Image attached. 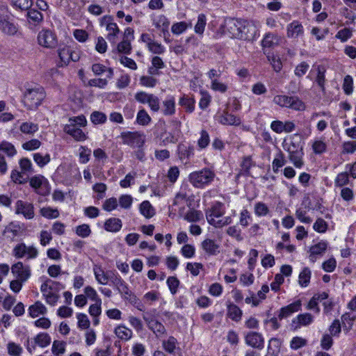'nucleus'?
I'll list each match as a JSON object with an SVG mask.
<instances>
[{
  "instance_id": "obj_1",
  "label": "nucleus",
  "mask_w": 356,
  "mask_h": 356,
  "mask_svg": "<svg viewBox=\"0 0 356 356\" xmlns=\"http://www.w3.org/2000/svg\"><path fill=\"white\" fill-rule=\"evenodd\" d=\"M215 177L216 174L213 170L204 168L191 172L188 176V180L195 188H204L213 181Z\"/></svg>"
},
{
  "instance_id": "obj_2",
  "label": "nucleus",
  "mask_w": 356,
  "mask_h": 356,
  "mask_svg": "<svg viewBox=\"0 0 356 356\" xmlns=\"http://www.w3.org/2000/svg\"><path fill=\"white\" fill-rule=\"evenodd\" d=\"M302 144H304V143L302 140L297 136H295L289 144L287 148L284 147L289 154L290 161L297 168H302L304 164L302 161V156L304 154Z\"/></svg>"
},
{
  "instance_id": "obj_3",
  "label": "nucleus",
  "mask_w": 356,
  "mask_h": 356,
  "mask_svg": "<svg viewBox=\"0 0 356 356\" xmlns=\"http://www.w3.org/2000/svg\"><path fill=\"white\" fill-rule=\"evenodd\" d=\"M45 97V92L42 87L38 86L27 89L24 94L23 102L29 110H35L40 106Z\"/></svg>"
},
{
  "instance_id": "obj_4",
  "label": "nucleus",
  "mask_w": 356,
  "mask_h": 356,
  "mask_svg": "<svg viewBox=\"0 0 356 356\" xmlns=\"http://www.w3.org/2000/svg\"><path fill=\"white\" fill-rule=\"evenodd\" d=\"M273 102L282 107H289L296 111H302L305 106L303 102L296 96L278 95L274 97Z\"/></svg>"
},
{
  "instance_id": "obj_5",
  "label": "nucleus",
  "mask_w": 356,
  "mask_h": 356,
  "mask_svg": "<svg viewBox=\"0 0 356 356\" xmlns=\"http://www.w3.org/2000/svg\"><path fill=\"white\" fill-rule=\"evenodd\" d=\"M122 143L133 148L141 147L145 141V135L140 131H124L121 134Z\"/></svg>"
},
{
  "instance_id": "obj_6",
  "label": "nucleus",
  "mask_w": 356,
  "mask_h": 356,
  "mask_svg": "<svg viewBox=\"0 0 356 356\" xmlns=\"http://www.w3.org/2000/svg\"><path fill=\"white\" fill-rule=\"evenodd\" d=\"M40 46L47 49H54L58 45V39L56 33L49 29H42L37 37Z\"/></svg>"
},
{
  "instance_id": "obj_7",
  "label": "nucleus",
  "mask_w": 356,
  "mask_h": 356,
  "mask_svg": "<svg viewBox=\"0 0 356 356\" xmlns=\"http://www.w3.org/2000/svg\"><path fill=\"white\" fill-rule=\"evenodd\" d=\"M135 99L140 104H147L151 111L158 112L160 109V99L154 94L140 91L135 94Z\"/></svg>"
},
{
  "instance_id": "obj_8",
  "label": "nucleus",
  "mask_w": 356,
  "mask_h": 356,
  "mask_svg": "<svg viewBox=\"0 0 356 356\" xmlns=\"http://www.w3.org/2000/svg\"><path fill=\"white\" fill-rule=\"evenodd\" d=\"M194 146L187 142L179 143L177 148L179 159L185 163L189 162L194 156Z\"/></svg>"
},
{
  "instance_id": "obj_9",
  "label": "nucleus",
  "mask_w": 356,
  "mask_h": 356,
  "mask_svg": "<svg viewBox=\"0 0 356 356\" xmlns=\"http://www.w3.org/2000/svg\"><path fill=\"white\" fill-rule=\"evenodd\" d=\"M244 338L245 343L253 348L261 350L264 348V338L259 332H249Z\"/></svg>"
},
{
  "instance_id": "obj_10",
  "label": "nucleus",
  "mask_w": 356,
  "mask_h": 356,
  "mask_svg": "<svg viewBox=\"0 0 356 356\" xmlns=\"http://www.w3.org/2000/svg\"><path fill=\"white\" fill-rule=\"evenodd\" d=\"M15 213L22 214L26 219H33L35 216L33 204L19 200L15 203Z\"/></svg>"
},
{
  "instance_id": "obj_11",
  "label": "nucleus",
  "mask_w": 356,
  "mask_h": 356,
  "mask_svg": "<svg viewBox=\"0 0 356 356\" xmlns=\"http://www.w3.org/2000/svg\"><path fill=\"white\" fill-rule=\"evenodd\" d=\"M143 319L147 323L148 328L151 330L156 337H160L165 333L166 330L164 325L154 317L144 315Z\"/></svg>"
},
{
  "instance_id": "obj_12",
  "label": "nucleus",
  "mask_w": 356,
  "mask_h": 356,
  "mask_svg": "<svg viewBox=\"0 0 356 356\" xmlns=\"http://www.w3.org/2000/svg\"><path fill=\"white\" fill-rule=\"evenodd\" d=\"M239 36L238 39L250 40L254 33L255 29L250 22L247 19H240Z\"/></svg>"
},
{
  "instance_id": "obj_13",
  "label": "nucleus",
  "mask_w": 356,
  "mask_h": 356,
  "mask_svg": "<svg viewBox=\"0 0 356 356\" xmlns=\"http://www.w3.org/2000/svg\"><path fill=\"white\" fill-rule=\"evenodd\" d=\"M11 271L21 282L26 281L31 276L30 267L29 266H24L21 261L13 265Z\"/></svg>"
},
{
  "instance_id": "obj_14",
  "label": "nucleus",
  "mask_w": 356,
  "mask_h": 356,
  "mask_svg": "<svg viewBox=\"0 0 356 356\" xmlns=\"http://www.w3.org/2000/svg\"><path fill=\"white\" fill-rule=\"evenodd\" d=\"M314 321V316L309 313H304L298 314L296 318H293L291 326L294 330H297L302 326H308Z\"/></svg>"
},
{
  "instance_id": "obj_15",
  "label": "nucleus",
  "mask_w": 356,
  "mask_h": 356,
  "mask_svg": "<svg viewBox=\"0 0 356 356\" xmlns=\"http://www.w3.org/2000/svg\"><path fill=\"white\" fill-rule=\"evenodd\" d=\"M302 307V302L300 300H297L293 302L288 305L286 307H282L278 312V318L280 320L286 318L292 314L300 311Z\"/></svg>"
},
{
  "instance_id": "obj_16",
  "label": "nucleus",
  "mask_w": 356,
  "mask_h": 356,
  "mask_svg": "<svg viewBox=\"0 0 356 356\" xmlns=\"http://www.w3.org/2000/svg\"><path fill=\"white\" fill-rule=\"evenodd\" d=\"M218 121L223 125L238 126L241 123L240 118L230 113L227 109H225L218 115Z\"/></svg>"
},
{
  "instance_id": "obj_17",
  "label": "nucleus",
  "mask_w": 356,
  "mask_h": 356,
  "mask_svg": "<svg viewBox=\"0 0 356 356\" xmlns=\"http://www.w3.org/2000/svg\"><path fill=\"white\" fill-rule=\"evenodd\" d=\"M304 34V28L298 20H293L286 26V35L289 38H297Z\"/></svg>"
},
{
  "instance_id": "obj_18",
  "label": "nucleus",
  "mask_w": 356,
  "mask_h": 356,
  "mask_svg": "<svg viewBox=\"0 0 356 356\" xmlns=\"http://www.w3.org/2000/svg\"><path fill=\"white\" fill-rule=\"evenodd\" d=\"M225 213L224 204L220 202H216L211 208L206 210V218L209 222L210 218H220Z\"/></svg>"
},
{
  "instance_id": "obj_19",
  "label": "nucleus",
  "mask_w": 356,
  "mask_h": 356,
  "mask_svg": "<svg viewBox=\"0 0 356 356\" xmlns=\"http://www.w3.org/2000/svg\"><path fill=\"white\" fill-rule=\"evenodd\" d=\"M30 186L34 188L39 194L44 195L47 193L46 179L42 175L31 177L30 179Z\"/></svg>"
},
{
  "instance_id": "obj_20",
  "label": "nucleus",
  "mask_w": 356,
  "mask_h": 356,
  "mask_svg": "<svg viewBox=\"0 0 356 356\" xmlns=\"http://www.w3.org/2000/svg\"><path fill=\"white\" fill-rule=\"evenodd\" d=\"M63 129L67 134L70 135L76 140L83 141L86 139V136L83 131L75 126L66 124Z\"/></svg>"
},
{
  "instance_id": "obj_21",
  "label": "nucleus",
  "mask_w": 356,
  "mask_h": 356,
  "mask_svg": "<svg viewBox=\"0 0 356 356\" xmlns=\"http://www.w3.org/2000/svg\"><path fill=\"white\" fill-rule=\"evenodd\" d=\"M225 26L232 38L239 36L240 19L229 18L225 21Z\"/></svg>"
},
{
  "instance_id": "obj_22",
  "label": "nucleus",
  "mask_w": 356,
  "mask_h": 356,
  "mask_svg": "<svg viewBox=\"0 0 356 356\" xmlns=\"http://www.w3.org/2000/svg\"><path fill=\"white\" fill-rule=\"evenodd\" d=\"M202 248L210 255H216L220 252V245L210 238H207L202 242Z\"/></svg>"
},
{
  "instance_id": "obj_23",
  "label": "nucleus",
  "mask_w": 356,
  "mask_h": 356,
  "mask_svg": "<svg viewBox=\"0 0 356 356\" xmlns=\"http://www.w3.org/2000/svg\"><path fill=\"white\" fill-rule=\"evenodd\" d=\"M27 21L30 26H36L43 21V15L35 9L27 10Z\"/></svg>"
},
{
  "instance_id": "obj_24",
  "label": "nucleus",
  "mask_w": 356,
  "mask_h": 356,
  "mask_svg": "<svg viewBox=\"0 0 356 356\" xmlns=\"http://www.w3.org/2000/svg\"><path fill=\"white\" fill-rule=\"evenodd\" d=\"M227 316L235 322L241 321L243 312L242 310L235 304L228 302L227 304Z\"/></svg>"
},
{
  "instance_id": "obj_25",
  "label": "nucleus",
  "mask_w": 356,
  "mask_h": 356,
  "mask_svg": "<svg viewBox=\"0 0 356 356\" xmlns=\"http://www.w3.org/2000/svg\"><path fill=\"white\" fill-rule=\"evenodd\" d=\"M327 248V243L325 241H321L317 244L312 245L310 248L309 259L312 262L316 260V255H322Z\"/></svg>"
},
{
  "instance_id": "obj_26",
  "label": "nucleus",
  "mask_w": 356,
  "mask_h": 356,
  "mask_svg": "<svg viewBox=\"0 0 356 356\" xmlns=\"http://www.w3.org/2000/svg\"><path fill=\"white\" fill-rule=\"evenodd\" d=\"M94 275L99 284H106L109 280L110 270L104 272L101 266H95L93 268Z\"/></svg>"
},
{
  "instance_id": "obj_27",
  "label": "nucleus",
  "mask_w": 356,
  "mask_h": 356,
  "mask_svg": "<svg viewBox=\"0 0 356 356\" xmlns=\"http://www.w3.org/2000/svg\"><path fill=\"white\" fill-rule=\"evenodd\" d=\"M47 312L46 307L40 301L35 302L29 307V314L32 318L45 314Z\"/></svg>"
},
{
  "instance_id": "obj_28",
  "label": "nucleus",
  "mask_w": 356,
  "mask_h": 356,
  "mask_svg": "<svg viewBox=\"0 0 356 356\" xmlns=\"http://www.w3.org/2000/svg\"><path fill=\"white\" fill-rule=\"evenodd\" d=\"M164 115H172L175 113V100L174 97H168L163 102V108L161 110Z\"/></svg>"
},
{
  "instance_id": "obj_29",
  "label": "nucleus",
  "mask_w": 356,
  "mask_h": 356,
  "mask_svg": "<svg viewBox=\"0 0 356 356\" xmlns=\"http://www.w3.org/2000/svg\"><path fill=\"white\" fill-rule=\"evenodd\" d=\"M179 104L184 107L186 112L192 113L195 110V101L194 98L184 95L180 97Z\"/></svg>"
},
{
  "instance_id": "obj_30",
  "label": "nucleus",
  "mask_w": 356,
  "mask_h": 356,
  "mask_svg": "<svg viewBox=\"0 0 356 356\" xmlns=\"http://www.w3.org/2000/svg\"><path fill=\"white\" fill-rule=\"evenodd\" d=\"M0 30L7 35H13L17 32L18 27L10 19L0 24Z\"/></svg>"
},
{
  "instance_id": "obj_31",
  "label": "nucleus",
  "mask_w": 356,
  "mask_h": 356,
  "mask_svg": "<svg viewBox=\"0 0 356 356\" xmlns=\"http://www.w3.org/2000/svg\"><path fill=\"white\" fill-rule=\"evenodd\" d=\"M122 221L119 218H111L104 223V228L108 232H116L122 227Z\"/></svg>"
},
{
  "instance_id": "obj_32",
  "label": "nucleus",
  "mask_w": 356,
  "mask_h": 356,
  "mask_svg": "<svg viewBox=\"0 0 356 356\" xmlns=\"http://www.w3.org/2000/svg\"><path fill=\"white\" fill-rule=\"evenodd\" d=\"M355 318L356 316H352L349 312H346L341 316L342 323L341 325L346 333H348L352 329Z\"/></svg>"
},
{
  "instance_id": "obj_33",
  "label": "nucleus",
  "mask_w": 356,
  "mask_h": 356,
  "mask_svg": "<svg viewBox=\"0 0 356 356\" xmlns=\"http://www.w3.org/2000/svg\"><path fill=\"white\" fill-rule=\"evenodd\" d=\"M114 332L119 339L124 341H128L130 339L133 334L131 330L126 327L124 325H119L116 327L115 328Z\"/></svg>"
},
{
  "instance_id": "obj_34",
  "label": "nucleus",
  "mask_w": 356,
  "mask_h": 356,
  "mask_svg": "<svg viewBox=\"0 0 356 356\" xmlns=\"http://www.w3.org/2000/svg\"><path fill=\"white\" fill-rule=\"evenodd\" d=\"M106 30L109 32L106 36V38L111 43L116 42V37L120 33V29L116 23H109L107 24Z\"/></svg>"
},
{
  "instance_id": "obj_35",
  "label": "nucleus",
  "mask_w": 356,
  "mask_h": 356,
  "mask_svg": "<svg viewBox=\"0 0 356 356\" xmlns=\"http://www.w3.org/2000/svg\"><path fill=\"white\" fill-rule=\"evenodd\" d=\"M11 6L16 10L25 11L33 4L32 0H9Z\"/></svg>"
},
{
  "instance_id": "obj_36",
  "label": "nucleus",
  "mask_w": 356,
  "mask_h": 356,
  "mask_svg": "<svg viewBox=\"0 0 356 356\" xmlns=\"http://www.w3.org/2000/svg\"><path fill=\"white\" fill-rule=\"evenodd\" d=\"M152 118L145 109H140L136 115L137 124L142 126H147L150 124Z\"/></svg>"
},
{
  "instance_id": "obj_37",
  "label": "nucleus",
  "mask_w": 356,
  "mask_h": 356,
  "mask_svg": "<svg viewBox=\"0 0 356 356\" xmlns=\"http://www.w3.org/2000/svg\"><path fill=\"white\" fill-rule=\"evenodd\" d=\"M203 218V214L201 211L190 209L184 216V219L190 222H199Z\"/></svg>"
},
{
  "instance_id": "obj_38",
  "label": "nucleus",
  "mask_w": 356,
  "mask_h": 356,
  "mask_svg": "<svg viewBox=\"0 0 356 356\" xmlns=\"http://www.w3.org/2000/svg\"><path fill=\"white\" fill-rule=\"evenodd\" d=\"M252 165H254V164H253V161L252 160L251 156H248L243 157V159L241 164V171L238 175V177L239 175L249 176L250 175V170Z\"/></svg>"
},
{
  "instance_id": "obj_39",
  "label": "nucleus",
  "mask_w": 356,
  "mask_h": 356,
  "mask_svg": "<svg viewBox=\"0 0 356 356\" xmlns=\"http://www.w3.org/2000/svg\"><path fill=\"white\" fill-rule=\"evenodd\" d=\"M206 24V15L203 13L198 15L197 21L194 27L195 32L200 35H202L205 29Z\"/></svg>"
},
{
  "instance_id": "obj_40",
  "label": "nucleus",
  "mask_w": 356,
  "mask_h": 356,
  "mask_svg": "<svg viewBox=\"0 0 356 356\" xmlns=\"http://www.w3.org/2000/svg\"><path fill=\"white\" fill-rule=\"evenodd\" d=\"M140 211L147 218H150L154 215V209L149 201H143L140 204Z\"/></svg>"
},
{
  "instance_id": "obj_41",
  "label": "nucleus",
  "mask_w": 356,
  "mask_h": 356,
  "mask_svg": "<svg viewBox=\"0 0 356 356\" xmlns=\"http://www.w3.org/2000/svg\"><path fill=\"white\" fill-rule=\"evenodd\" d=\"M0 152H4L8 157H13L17 154L15 146L6 140L0 143Z\"/></svg>"
},
{
  "instance_id": "obj_42",
  "label": "nucleus",
  "mask_w": 356,
  "mask_h": 356,
  "mask_svg": "<svg viewBox=\"0 0 356 356\" xmlns=\"http://www.w3.org/2000/svg\"><path fill=\"white\" fill-rule=\"evenodd\" d=\"M278 42V37L273 33H266L261 41L263 47H273Z\"/></svg>"
},
{
  "instance_id": "obj_43",
  "label": "nucleus",
  "mask_w": 356,
  "mask_h": 356,
  "mask_svg": "<svg viewBox=\"0 0 356 356\" xmlns=\"http://www.w3.org/2000/svg\"><path fill=\"white\" fill-rule=\"evenodd\" d=\"M51 343V337L47 333H40L35 338V343L40 347H46Z\"/></svg>"
},
{
  "instance_id": "obj_44",
  "label": "nucleus",
  "mask_w": 356,
  "mask_h": 356,
  "mask_svg": "<svg viewBox=\"0 0 356 356\" xmlns=\"http://www.w3.org/2000/svg\"><path fill=\"white\" fill-rule=\"evenodd\" d=\"M349 175L348 172H340L334 179V186L336 187H343L349 184Z\"/></svg>"
},
{
  "instance_id": "obj_45",
  "label": "nucleus",
  "mask_w": 356,
  "mask_h": 356,
  "mask_svg": "<svg viewBox=\"0 0 356 356\" xmlns=\"http://www.w3.org/2000/svg\"><path fill=\"white\" fill-rule=\"evenodd\" d=\"M311 278V270L309 268H304L299 275V284L301 286H307Z\"/></svg>"
},
{
  "instance_id": "obj_46",
  "label": "nucleus",
  "mask_w": 356,
  "mask_h": 356,
  "mask_svg": "<svg viewBox=\"0 0 356 356\" xmlns=\"http://www.w3.org/2000/svg\"><path fill=\"white\" fill-rule=\"evenodd\" d=\"M38 130V124L33 122H23L20 126V131L26 134H33Z\"/></svg>"
},
{
  "instance_id": "obj_47",
  "label": "nucleus",
  "mask_w": 356,
  "mask_h": 356,
  "mask_svg": "<svg viewBox=\"0 0 356 356\" xmlns=\"http://www.w3.org/2000/svg\"><path fill=\"white\" fill-rule=\"evenodd\" d=\"M27 246L22 243L16 245L13 250V255L17 259L23 258L26 254Z\"/></svg>"
},
{
  "instance_id": "obj_48",
  "label": "nucleus",
  "mask_w": 356,
  "mask_h": 356,
  "mask_svg": "<svg viewBox=\"0 0 356 356\" xmlns=\"http://www.w3.org/2000/svg\"><path fill=\"white\" fill-rule=\"evenodd\" d=\"M40 214L47 218H56L59 216V211L57 209H52L51 207H43L40 211Z\"/></svg>"
},
{
  "instance_id": "obj_49",
  "label": "nucleus",
  "mask_w": 356,
  "mask_h": 356,
  "mask_svg": "<svg viewBox=\"0 0 356 356\" xmlns=\"http://www.w3.org/2000/svg\"><path fill=\"white\" fill-rule=\"evenodd\" d=\"M33 160L40 167L42 168L50 161L51 158L49 154L43 156L40 153H35L33 154Z\"/></svg>"
},
{
  "instance_id": "obj_50",
  "label": "nucleus",
  "mask_w": 356,
  "mask_h": 356,
  "mask_svg": "<svg viewBox=\"0 0 356 356\" xmlns=\"http://www.w3.org/2000/svg\"><path fill=\"white\" fill-rule=\"evenodd\" d=\"M19 164L23 173L32 174L34 172L31 161L28 158L21 159L19 160Z\"/></svg>"
},
{
  "instance_id": "obj_51",
  "label": "nucleus",
  "mask_w": 356,
  "mask_h": 356,
  "mask_svg": "<svg viewBox=\"0 0 356 356\" xmlns=\"http://www.w3.org/2000/svg\"><path fill=\"white\" fill-rule=\"evenodd\" d=\"M110 274L108 281L115 289L119 288L125 282L115 270H110Z\"/></svg>"
},
{
  "instance_id": "obj_52",
  "label": "nucleus",
  "mask_w": 356,
  "mask_h": 356,
  "mask_svg": "<svg viewBox=\"0 0 356 356\" xmlns=\"http://www.w3.org/2000/svg\"><path fill=\"white\" fill-rule=\"evenodd\" d=\"M106 115L100 111H94L90 115V120L95 124H103L106 121Z\"/></svg>"
},
{
  "instance_id": "obj_53",
  "label": "nucleus",
  "mask_w": 356,
  "mask_h": 356,
  "mask_svg": "<svg viewBox=\"0 0 356 356\" xmlns=\"http://www.w3.org/2000/svg\"><path fill=\"white\" fill-rule=\"evenodd\" d=\"M325 69L322 65H318L317 67V76L316 82L323 90L324 89L325 81Z\"/></svg>"
},
{
  "instance_id": "obj_54",
  "label": "nucleus",
  "mask_w": 356,
  "mask_h": 356,
  "mask_svg": "<svg viewBox=\"0 0 356 356\" xmlns=\"http://www.w3.org/2000/svg\"><path fill=\"white\" fill-rule=\"evenodd\" d=\"M341 327L342 325H341L339 320H334L328 328L330 334L333 337H339L341 332Z\"/></svg>"
},
{
  "instance_id": "obj_55",
  "label": "nucleus",
  "mask_w": 356,
  "mask_h": 356,
  "mask_svg": "<svg viewBox=\"0 0 356 356\" xmlns=\"http://www.w3.org/2000/svg\"><path fill=\"white\" fill-rule=\"evenodd\" d=\"M147 48L149 51L154 54H163L165 51V47L154 40L152 43L149 44Z\"/></svg>"
},
{
  "instance_id": "obj_56",
  "label": "nucleus",
  "mask_w": 356,
  "mask_h": 356,
  "mask_svg": "<svg viewBox=\"0 0 356 356\" xmlns=\"http://www.w3.org/2000/svg\"><path fill=\"white\" fill-rule=\"evenodd\" d=\"M309 68V65L307 62L302 61L296 67L294 74L298 78H301L307 73Z\"/></svg>"
},
{
  "instance_id": "obj_57",
  "label": "nucleus",
  "mask_w": 356,
  "mask_h": 356,
  "mask_svg": "<svg viewBox=\"0 0 356 356\" xmlns=\"http://www.w3.org/2000/svg\"><path fill=\"white\" fill-rule=\"evenodd\" d=\"M200 135V138L197 140V145L200 149H204L210 143L209 135L206 130H202Z\"/></svg>"
},
{
  "instance_id": "obj_58",
  "label": "nucleus",
  "mask_w": 356,
  "mask_h": 356,
  "mask_svg": "<svg viewBox=\"0 0 356 356\" xmlns=\"http://www.w3.org/2000/svg\"><path fill=\"white\" fill-rule=\"evenodd\" d=\"M7 348L8 353L12 356H19L23 350L19 345L14 342H9L7 345Z\"/></svg>"
},
{
  "instance_id": "obj_59",
  "label": "nucleus",
  "mask_w": 356,
  "mask_h": 356,
  "mask_svg": "<svg viewBox=\"0 0 356 356\" xmlns=\"http://www.w3.org/2000/svg\"><path fill=\"white\" fill-rule=\"evenodd\" d=\"M157 83L158 80L152 76H142L140 79V85L145 87L153 88Z\"/></svg>"
},
{
  "instance_id": "obj_60",
  "label": "nucleus",
  "mask_w": 356,
  "mask_h": 356,
  "mask_svg": "<svg viewBox=\"0 0 356 356\" xmlns=\"http://www.w3.org/2000/svg\"><path fill=\"white\" fill-rule=\"evenodd\" d=\"M269 212L268 207L264 202H259L254 205V213L257 216H266Z\"/></svg>"
},
{
  "instance_id": "obj_61",
  "label": "nucleus",
  "mask_w": 356,
  "mask_h": 356,
  "mask_svg": "<svg viewBox=\"0 0 356 356\" xmlns=\"http://www.w3.org/2000/svg\"><path fill=\"white\" fill-rule=\"evenodd\" d=\"M76 318L79 328L85 330L90 327V323L86 314L82 313L77 314Z\"/></svg>"
},
{
  "instance_id": "obj_62",
  "label": "nucleus",
  "mask_w": 356,
  "mask_h": 356,
  "mask_svg": "<svg viewBox=\"0 0 356 356\" xmlns=\"http://www.w3.org/2000/svg\"><path fill=\"white\" fill-rule=\"evenodd\" d=\"M353 80L351 76L346 75L343 79V89L346 95H350L353 90Z\"/></svg>"
},
{
  "instance_id": "obj_63",
  "label": "nucleus",
  "mask_w": 356,
  "mask_h": 356,
  "mask_svg": "<svg viewBox=\"0 0 356 356\" xmlns=\"http://www.w3.org/2000/svg\"><path fill=\"white\" fill-rule=\"evenodd\" d=\"M76 234L82 238H86L91 234L90 226L87 224H83L76 227Z\"/></svg>"
},
{
  "instance_id": "obj_64",
  "label": "nucleus",
  "mask_w": 356,
  "mask_h": 356,
  "mask_svg": "<svg viewBox=\"0 0 356 356\" xmlns=\"http://www.w3.org/2000/svg\"><path fill=\"white\" fill-rule=\"evenodd\" d=\"M356 152V141L344 142L342 145L343 154H353Z\"/></svg>"
}]
</instances>
